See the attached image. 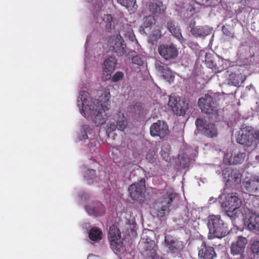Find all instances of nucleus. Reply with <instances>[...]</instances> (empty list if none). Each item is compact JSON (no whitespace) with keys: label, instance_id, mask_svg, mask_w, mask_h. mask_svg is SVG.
<instances>
[{"label":"nucleus","instance_id":"nucleus-15","mask_svg":"<svg viewBox=\"0 0 259 259\" xmlns=\"http://www.w3.org/2000/svg\"><path fill=\"white\" fill-rule=\"evenodd\" d=\"M196 22L192 20L189 23V28L192 35L196 37H205L211 33V30L207 26H195Z\"/></svg>","mask_w":259,"mask_h":259},{"label":"nucleus","instance_id":"nucleus-37","mask_svg":"<svg viewBox=\"0 0 259 259\" xmlns=\"http://www.w3.org/2000/svg\"><path fill=\"white\" fill-rule=\"evenodd\" d=\"M161 36V32L159 29H155L152 31L150 36L151 38L153 41H156Z\"/></svg>","mask_w":259,"mask_h":259},{"label":"nucleus","instance_id":"nucleus-48","mask_svg":"<svg viewBox=\"0 0 259 259\" xmlns=\"http://www.w3.org/2000/svg\"><path fill=\"white\" fill-rule=\"evenodd\" d=\"M149 259H163V258L158 256L156 254L155 256H153V257L150 258Z\"/></svg>","mask_w":259,"mask_h":259},{"label":"nucleus","instance_id":"nucleus-24","mask_svg":"<svg viewBox=\"0 0 259 259\" xmlns=\"http://www.w3.org/2000/svg\"><path fill=\"white\" fill-rule=\"evenodd\" d=\"M156 69L162 74L163 77L168 81L174 79V75L172 71L167 66L159 63L156 64Z\"/></svg>","mask_w":259,"mask_h":259},{"label":"nucleus","instance_id":"nucleus-29","mask_svg":"<svg viewBox=\"0 0 259 259\" xmlns=\"http://www.w3.org/2000/svg\"><path fill=\"white\" fill-rule=\"evenodd\" d=\"M102 232L97 227L92 228L89 232V238L94 241L102 239Z\"/></svg>","mask_w":259,"mask_h":259},{"label":"nucleus","instance_id":"nucleus-20","mask_svg":"<svg viewBox=\"0 0 259 259\" xmlns=\"http://www.w3.org/2000/svg\"><path fill=\"white\" fill-rule=\"evenodd\" d=\"M166 7L163 3L158 0L150 2L149 5L150 12L155 16L163 14L165 11Z\"/></svg>","mask_w":259,"mask_h":259},{"label":"nucleus","instance_id":"nucleus-13","mask_svg":"<svg viewBox=\"0 0 259 259\" xmlns=\"http://www.w3.org/2000/svg\"><path fill=\"white\" fill-rule=\"evenodd\" d=\"M224 204L225 206L228 208V209L226 210L227 215L231 217L232 215L230 213H235L234 212L236 211L240 206L241 201L236 193H232L228 195Z\"/></svg>","mask_w":259,"mask_h":259},{"label":"nucleus","instance_id":"nucleus-19","mask_svg":"<svg viewBox=\"0 0 259 259\" xmlns=\"http://www.w3.org/2000/svg\"><path fill=\"white\" fill-rule=\"evenodd\" d=\"M85 209L90 215L95 217L101 216L105 213V208L100 202L85 206Z\"/></svg>","mask_w":259,"mask_h":259},{"label":"nucleus","instance_id":"nucleus-40","mask_svg":"<svg viewBox=\"0 0 259 259\" xmlns=\"http://www.w3.org/2000/svg\"><path fill=\"white\" fill-rule=\"evenodd\" d=\"M96 176V170L94 169H88L84 175L87 180L93 179Z\"/></svg>","mask_w":259,"mask_h":259},{"label":"nucleus","instance_id":"nucleus-25","mask_svg":"<svg viewBox=\"0 0 259 259\" xmlns=\"http://www.w3.org/2000/svg\"><path fill=\"white\" fill-rule=\"evenodd\" d=\"M120 33L123 35L125 38L128 39L131 41L133 42L135 40H136L133 28L130 24L127 23L123 24L122 28L120 29Z\"/></svg>","mask_w":259,"mask_h":259},{"label":"nucleus","instance_id":"nucleus-14","mask_svg":"<svg viewBox=\"0 0 259 259\" xmlns=\"http://www.w3.org/2000/svg\"><path fill=\"white\" fill-rule=\"evenodd\" d=\"M246 156V153L240 151H233L225 154L224 162L228 165L240 164L243 162Z\"/></svg>","mask_w":259,"mask_h":259},{"label":"nucleus","instance_id":"nucleus-5","mask_svg":"<svg viewBox=\"0 0 259 259\" xmlns=\"http://www.w3.org/2000/svg\"><path fill=\"white\" fill-rule=\"evenodd\" d=\"M198 106L202 113L208 115L213 114L217 111V100L214 95L205 94L199 99Z\"/></svg>","mask_w":259,"mask_h":259},{"label":"nucleus","instance_id":"nucleus-41","mask_svg":"<svg viewBox=\"0 0 259 259\" xmlns=\"http://www.w3.org/2000/svg\"><path fill=\"white\" fill-rule=\"evenodd\" d=\"M190 159L186 157L185 154H184L180 157V162L182 164L183 167H186L188 165Z\"/></svg>","mask_w":259,"mask_h":259},{"label":"nucleus","instance_id":"nucleus-21","mask_svg":"<svg viewBox=\"0 0 259 259\" xmlns=\"http://www.w3.org/2000/svg\"><path fill=\"white\" fill-rule=\"evenodd\" d=\"M223 177L226 182L240 181V174L237 170L233 169L230 167H227L223 170Z\"/></svg>","mask_w":259,"mask_h":259},{"label":"nucleus","instance_id":"nucleus-23","mask_svg":"<svg viewBox=\"0 0 259 259\" xmlns=\"http://www.w3.org/2000/svg\"><path fill=\"white\" fill-rule=\"evenodd\" d=\"M253 180V177L251 176L250 178H246L242 183V188L243 191L246 193L253 195L256 193L255 188V182Z\"/></svg>","mask_w":259,"mask_h":259},{"label":"nucleus","instance_id":"nucleus-9","mask_svg":"<svg viewBox=\"0 0 259 259\" xmlns=\"http://www.w3.org/2000/svg\"><path fill=\"white\" fill-rule=\"evenodd\" d=\"M164 244L167 249V252L176 253L182 250L184 247V243L169 234L164 237Z\"/></svg>","mask_w":259,"mask_h":259},{"label":"nucleus","instance_id":"nucleus-4","mask_svg":"<svg viewBox=\"0 0 259 259\" xmlns=\"http://www.w3.org/2000/svg\"><path fill=\"white\" fill-rule=\"evenodd\" d=\"M195 124L198 131L204 136L213 138L218 135V131L214 123L206 121L203 118H197Z\"/></svg>","mask_w":259,"mask_h":259},{"label":"nucleus","instance_id":"nucleus-3","mask_svg":"<svg viewBox=\"0 0 259 259\" xmlns=\"http://www.w3.org/2000/svg\"><path fill=\"white\" fill-rule=\"evenodd\" d=\"M162 195L157 200V215L163 217L166 212L169 211V208L173 199L176 196V193L171 188H168L162 190Z\"/></svg>","mask_w":259,"mask_h":259},{"label":"nucleus","instance_id":"nucleus-8","mask_svg":"<svg viewBox=\"0 0 259 259\" xmlns=\"http://www.w3.org/2000/svg\"><path fill=\"white\" fill-rule=\"evenodd\" d=\"M168 105L178 115L185 114L187 109V104L179 97L170 96Z\"/></svg>","mask_w":259,"mask_h":259},{"label":"nucleus","instance_id":"nucleus-47","mask_svg":"<svg viewBox=\"0 0 259 259\" xmlns=\"http://www.w3.org/2000/svg\"><path fill=\"white\" fill-rule=\"evenodd\" d=\"M136 107L141 108V104L140 103H137L136 104H135L134 106V108L135 109Z\"/></svg>","mask_w":259,"mask_h":259},{"label":"nucleus","instance_id":"nucleus-49","mask_svg":"<svg viewBox=\"0 0 259 259\" xmlns=\"http://www.w3.org/2000/svg\"><path fill=\"white\" fill-rule=\"evenodd\" d=\"M90 145L91 146V145H93V143H90Z\"/></svg>","mask_w":259,"mask_h":259},{"label":"nucleus","instance_id":"nucleus-45","mask_svg":"<svg viewBox=\"0 0 259 259\" xmlns=\"http://www.w3.org/2000/svg\"><path fill=\"white\" fill-rule=\"evenodd\" d=\"M108 129L110 132H113L117 129L116 122H112L108 124Z\"/></svg>","mask_w":259,"mask_h":259},{"label":"nucleus","instance_id":"nucleus-35","mask_svg":"<svg viewBox=\"0 0 259 259\" xmlns=\"http://www.w3.org/2000/svg\"><path fill=\"white\" fill-rule=\"evenodd\" d=\"M196 5L197 4L194 2H192L189 4L187 9V11L191 16H193L199 12L198 8L196 7Z\"/></svg>","mask_w":259,"mask_h":259},{"label":"nucleus","instance_id":"nucleus-36","mask_svg":"<svg viewBox=\"0 0 259 259\" xmlns=\"http://www.w3.org/2000/svg\"><path fill=\"white\" fill-rule=\"evenodd\" d=\"M132 63L138 66H142L144 64V58L139 55L134 56L132 58Z\"/></svg>","mask_w":259,"mask_h":259},{"label":"nucleus","instance_id":"nucleus-30","mask_svg":"<svg viewBox=\"0 0 259 259\" xmlns=\"http://www.w3.org/2000/svg\"><path fill=\"white\" fill-rule=\"evenodd\" d=\"M108 238L110 241L117 240V239L121 238L120 230L115 225H112L110 227L108 232Z\"/></svg>","mask_w":259,"mask_h":259},{"label":"nucleus","instance_id":"nucleus-39","mask_svg":"<svg viewBox=\"0 0 259 259\" xmlns=\"http://www.w3.org/2000/svg\"><path fill=\"white\" fill-rule=\"evenodd\" d=\"M116 122L118 130L123 131L126 127L127 122L126 120H119L116 121Z\"/></svg>","mask_w":259,"mask_h":259},{"label":"nucleus","instance_id":"nucleus-1","mask_svg":"<svg viewBox=\"0 0 259 259\" xmlns=\"http://www.w3.org/2000/svg\"><path fill=\"white\" fill-rule=\"evenodd\" d=\"M99 95V99H93L88 92L82 91L77 98V105L81 113L86 117H90L97 126L105 123L108 118L105 112L108 108L105 104H108L110 98L109 90L102 91Z\"/></svg>","mask_w":259,"mask_h":259},{"label":"nucleus","instance_id":"nucleus-7","mask_svg":"<svg viewBox=\"0 0 259 259\" xmlns=\"http://www.w3.org/2000/svg\"><path fill=\"white\" fill-rule=\"evenodd\" d=\"M145 182V180L143 178L129 186L128 191L133 200L141 201L143 199L146 190Z\"/></svg>","mask_w":259,"mask_h":259},{"label":"nucleus","instance_id":"nucleus-16","mask_svg":"<svg viewBox=\"0 0 259 259\" xmlns=\"http://www.w3.org/2000/svg\"><path fill=\"white\" fill-rule=\"evenodd\" d=\"M198 256L200 259H214L217 257V254L213 247L203 242L199 249Z\"/></svg>","mask_w":259,"mask_h":259},{"label":"nucleus","instance_id":"nucleus-11","mask_svg":"<svg viewBox=\"0 0 259 259\" xmlns=\"http://www.w3.org/2000/svg\"><path fill=\"white\" fill-rule=\"evenodd\" d=\"M159 55L165 60L175 59L178 55V50L173 45H161L158 47Z\"/></svg>","mask_w":259,"mask_h":259},{"label":"nucleus","instance_id":"nucleus-42","mask_svg":"<svg viewBox=\"0 0 259 259\" xmlns=\"http://www.w3.org/2000/svg\"><path fill=\"white\" fill-rule=\"evenodd\" d=\"M251 249L254 253H255L257 255H259V241H255L251 244Z\"/></svg>","mask_w":259,"mask_h":259},{"label":"nucleus","instance_id":"nucleus-10","mask_svg":"<svg viewBox=\"0 0 259 259\" xmlns=\"http://www.w3.org/2000/svg\"><path fill=\"white\" fill-rule=\"evenodd\" d=\"M152 137H159L162 139L169 133L168 127L166 122L158 120L153 123L150 128Z\"/></svg>","mask_w":259,"mask_h":259},{"label":"nucleus","instance_id":"nucleus-46","mask_svg":"<svg viewBox=\"0 0 259 259\" xmlns=\"http://www.w3.org/2000/svg\"><path fill=\"white\" fill-rule=\"evenodd\" d=\"M222 31L224 34L228 36L233 37L232 33L228 30V29L225 26H223L222 27Z\"/></svg>","mask_w":259,"mask_h":259},{"label":"nucleus","instance_id":"nucleus-44","mask_svg":"<svg viewBox=\"0 0 259 259\" xmlns=\"http://www.w3.org/2000/svg\"><path fill=\"white\" fill-rule=\"evenodd\" d=\"M155 153L154 151L149 150L146 155V158L150 161H151L155 158Z\"/></svg>","mask_w":259,"mask_h":259},{"label":"nucleus","instance_id":"nucleus-12","mask_svg":"<svg viewBox=\"0 0 259 259\" xmlns=\"http://www.w3.org/2000/svg\"><path fill=\"white\" fill-rule=\"evenodd\" d=\"M259 140V131L258 133L253 134L251 131L243 130L237 137V142L241 145L246 146H251L255 140Z\"/></svg>","mask_w":259,"mask_h":259},{"label":"nucleus","instance_id":"nucleus-38","mask_svg":"<svg viewBox=\"0 0 259 259\" xmlns=\"http://www.w3.org/2000/svg\"><path fill=\"white\" fill-rule=\"evenodd\" d=\"M123 73L121 71L116 72L112 77V81L114 82L121 80L123 77Z\"/></svg>","mask_w":259,"mask_h":259},{"label":"nucleus","instance_id":"nucleus-26","mask_svg":"<svg viewBox=\"0 0 259 259\" xmlns=\"http://www.w3.org/2000/svg\"><path fill=\"white\" fill-rule=\"evenodd\" d=\"M116 59L114 57H109L104 62L103 71L108 74L112 73L115 68Z\"/></svg>","mask_w":259,"mask_h":259},{"label":"nucleus","instance_id":"nucleus-32","mask_svg":"<svg viewBox=\"0 0 259 259\" xmlns=\"http://www.w3.org/2000/svg\"><path fill=\"white\" fill-rule=\"evenodd\" d=\"M103 21L105 24V26L108 30H111L114 28V22L113 21V18L110 14L104 15L103 18Z\"/></svg>","mask_w":259,"mask_h":259},{"label":"nucleus","instance_id":"nucleus-6","mask_svg":"<svg viewBox=\"0 0 259 259\" xmlns=\"http://www.w3.org/2000/svg\"><path fill=\"white\" fill-rule=\"evenodd\" d=\"M108 42L111 50L118 56H122L125 53L126 45L120 34L110 36Z\"/></svg>","mask_w":259,"mask_h":259},{"label":"nucleus","instance_id":"nucleus-31","mask_svg":"<svg viewBox=\"0 0 259 259\" xmlns=\"http://www.w3.org/2000/svg\"><path fill=\"white\" fill-rule=\"evenodd\" d=\"M110 242L111 248L116 253L120 252L123 250V243L121 238L117 239V240H113Z\"/></svg>","mask_w":259,"mask_h":259},{"label":"nucleus","instance_id":"nucleus-27","mask_svg":"<svg viewBox=\"0 0 259 259\" xmlns=\"http://www.w3.org/2000/svg\"><path fill=\"white\" fill-rule=\"evenodd\" d=\"M167 28L171 33L179 40L183 39L181 32V29L177 26H176L173 21H169L167 23Z\"/></svg>","mask_w":259,"mask_h":259},{"label":"nucleus","instance_id":"nucleus-33","mask_svg":"<svg viewBox=\"0 0 259 259\" xmlns=\"http://www.w3.org/2000/svg\"><path fill=\"white\" fill-rule=\"evenodd\" d=\"M92 129L88 125H84L80 130L79 135V140L87 139L88 138V134L90 133Z\"/></svg>","mask_w":259,"mask_h":259},{"label":"nucleus","instance_id":"nucleus-2","mask_svg":"<svg viewBox=\"0 0 259 259\" xmlns=\"http://www.w3.org/2000/svg\"><path fill=\"white\" fill-rule=\"evenodd\" d=\"M207 226L209 234L213 238H222L229 233L227 223L222 219L220 215H209L208 219Z\"/></svg>","mask_w":259,"mask_h":259},{"label":"nucleus","instance_id":"nucleus-17","mask_svg":"<svg viewBox=\"0 0 259 259\" xmlns=\"http://www.w3.org/2000/svg\"><path fill=\"white\" fill-rule=\"evenodd\" d=\"M141 245L144 253L149 259L157 254L156 245L154 241L149 239H143Z\"/></svg>","mask_w":259,"mask_h":259},{"label":"nucleus","instance_id":"nucleus-18","mask_svg":"<svg viewBox=\"0 0 259 259\" xmlns=\"http://www.w3.org/2000/svg\"><path fill=\"white\" fill-rule=\"evenodd\" d=\"M247 240L245 237L239 236L237 241L232 244L231 252L233 255L241 254L244 252Z\"/></svg>","mask_w":259,"mask_h":259},{"label":"nucleus","instance_id":"nucleus-34","mask_svg":"<svg viewBox=\"0 0 259 259\" xmlns=\"http://www.w3.org/2000/svg\"><path fill=\"white\" fill-rule=\"evenodd\" d=\"M154 23V17L151 16H146L144 18L143 26L145 28L151 27Z\"/></svg>","mask_w":259,"mask_h":259},{"label":"nucleus","instance_id":"nucleus-22","mask_svg":"<svg viewBox=\"0 0 259 259\" xmlns=\"http://www.w3.org/2000/svg\"><path fill=\"white\" fill-rule=\"evenodd\" d=\"M245 224L248 228L251 231L258 230L259 229V215L255 213H250L248 218H246Z\"/></svg>","mask_w":259,"mask_h":259},{"label":"nucleus","instance_id":"nucleus-43","mask_svg":"<svg viewBox=\"0 0 259 259\" xmlns=\"http://www.w3.org/2000/svg\"><path fill=\"white\" fill-rule=\"evenodd\" d=\"M253 180H254L255 188L256 189V192H259V175H253Z\"/></svg>","mask_w":259,"mask_h":259},{"label":"nucleus","instance_id":"nucleus-28","mask_svg":"<svg viewBox=\"0 0 259 259\" xmlns=\"http://www.w3.org/2000/svg\"><path fill=\"white\" fill-rule=\"evenodd\" d=\"M117 2L129 11H135L138 8L136 0H117Z\"/></svg>","mask_w":259,"mask_h":259}]
</instances>
